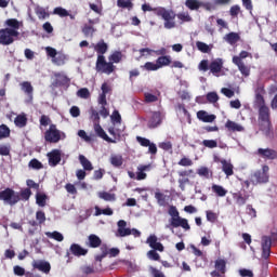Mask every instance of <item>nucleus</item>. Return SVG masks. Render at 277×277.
<instances>
[{"label":"nucleus","mask_w":277,"mask_h":277,"mask_svg":"<svg viewBox=\"0 0 277 277\" xmlns=\"http://www.w3.org/2000/svg\"><path fill=\"white\" fill-rule=\"evenodd\" d=\"M4 27L0 28V45L9 47L21 36L18 29L23 28V22L16 18H8L4 22Z\"/></svg>","instance_id":"f257e3e1"},{"label":"nucleus","mask_w":277,"mask_h":277,"mask_svg":"<svg viewBox=\"0 0 277 277\" xmlns=\"http://www.w3.org/2000/svg\"><path fill=\"white\" fill-rule=\"evenodd\" d=\"M259 126L263 131L268 130V138L274 137V130L271 121V110L268 106L259 108Z\"/></svg>","instance_id":"f03ea898"},{"label":"nucleus","mask_w":277,"mask_h":277,"mask_svg":"<svg viewBox=\"0 0 277 277\" xmlns=\"http://www.w3.org/2000/svg\"><path fill=\"white\" fill-rule=\"evenodd\" d=\"M66 140V133L60 131L55 123H51L49 129L44 132V141L50 144H57Z\"/></svg>","instance_id":"7ed1b4c3"},{"label":"nucleus","mask_w":277,"mask_h":277,"mask_svg":"<svg viewBox=\"0 0 277 277\" xmlns=\"http://www.w3.org/2000/svg\"><path fill=\"white\" fill-rule=\"evenodd\" d=\"M0 201L10 207L16 206L21 201V195L15 193L14 189L6 187L0 190Z\"/></svg>","instance_id":"20e7f679"},{"label":"nucleus","mask_w":277,"mask_h":277,"mask_svg":"<svg viewBox=\"0 0 277 277\" xmlns=\"http://www.w3.org/2000/svg\"><path fill=\"white\" fill-rule=\"evenodd\" d=\"M116 70V66L113 62H106L104 55H97L95 71L97 74L111 75Z\"/></svg>","instance_id":"39448f33"},{"label":"nucleus","mask_w":277,"mask_h":277,"mask_svg":"<svg viewBox=\"0 0 277 277\" xmlns=\"http://www.w3.org/2000/svg\"><path fill=\"white\" fill-rule=\"evenodd\" d=\"M118 229L116 233V237H127L132 235L134 238L141 237V232L136 228H129L127 227V222L124 220H119L117 223Z\"/></svg>","instance_id":"423d86ee"},{"label":"nucleus","mask_w":277,"mask_h":277,"mask_svg":"<svg viewBox=\"0 0 277 277\" xmlns=\"http://www.w3.org/2000/svg\"><path fill=\"white\" fill-rule=\"evenodd\" d=\"M156 15L158 17H162L164 21V28L166 29H173L175 28V23L173 22L175 18V14L172 11H168L164 8H159L155 10Z\"/></svg>","instance_id":"0eeeda50"},{"label":"nucleus","mask_w":277,"mask_h":277,"mask_svg":"<svg viewBox=\"0 0 277 277\" xmlns=\"http://www.w3.org/2000/svg\"><path fill=\"white\" fill-rule=\"evenodd\" d=\"M269 167L267 164H264L262 167V170H258L253 173L252 177L255 179L253 180V184H267L269 181V175H268Z\"/></svg>","instance_id":"6e6552de"},{"label":"nucleus","mask_w":277,"mask_h":277,"mask_svg":"<svg viewBox=\"0 0 277 277\" xmlns=\"http://www.w3.org/2000/svg\"><path fill=\"white\" fill-rule=\"evenodd\" d=\"M32 267L45 275L51 273V263L44 260H34Z\"/></svg>","instance_id":"1a4fd4ad"},{"label":"nucleus","mask_w":277,"mask_h":277,"mask_svg":"<svg viewBox=\"0 0 277 277\" xmlns=\"http://www.w3.org/2000/svg\"><path fill=\"white\" fill-rule=\"evenodd\" d=\"M255 154L265 160H277V150L273 148H259Z\"/></svg>","instance_id":"9d476101"},{"label":"nucleus","mask_w":277,"mask_h":277,"mask_svg":"<svg viewBox=\"0 0 277 277\" xmlns=\"http://www.w3.org/2000/svg\"><path fill=\"white\" fill-rule=\"evenodd\" d=\"M136 142L142 146L147 148L148 147V153L153 156L157 154V146L155 143H151L148 138L143 137V136H136Z\"/></svg>","instance_id":"9b49d317"},{"label":"nucleus","mask_w":277,"mask_h":277,"mask_svg":"<svg viewBox=\"0 0 277 277\" xmlns=\"http://www.w3.org/2000/svg\"><path fill=\"white\" fill-rule=\"evenodd\" d=\"M170 226L173 228L182 227L185 230H189L190 226L188 224V220L185 217H181L180 215L176 217L170 219Z\"/></svg>","instance_id":"f8f14e48"},{"label":"nucleus","mask_w":277,"mask_h":277,"mask_svg":"<svg viewBox=\"0 0 277 277\" xmlns=\"http://www.w3.org/2000/svg\"><path fill=\"white\" fill-rule=\"evenodd\" d=\"M48 158L50 167L55 168L62 162V151L60 149H53L48 154Z\"/></svg>","instance_id":"ddd939ff"},{"label":"nucleus","mask_w":277,"mask_h":277,"mask_svg":"<svg viewBox=\"0 0 277 277\" xmlns=\"http://www.w3.org/2000/svg\"><path fill=\"white\" fill-rule=\"evenodd\" d=\"M215 162H220L222 164V171L226 174L227 177L234 175V166L232 164L230 160L215 157Z\"/></svg>","instance_id":"4468645a"},{"label":"nucleus","mask_w":277,"mask_h":277,"mask_svg":"<svg viewBox=\"0 0 277 277\" xmlns=\"http://www.w3.org/2000/svg\"><path fill=\"white\" fill-rule=\"evenodd\" d=\"M272 238L269 236H263L262 238V258L267 260L271 255Z\"/></svg>","instance_id":"2eb2a0df"},{"label":"nucleus","mask_w":277,"mask_h":277,"mask_svg":"<svg viewBox=\"0 0 277 277\" xmlns=\"http://www.w3.org/2000/svg\"><path fill=\"white\" fill-rule=\"evenodd\" d=\"M146 243L149 245V247L153 249V251H159V252L164 251L163 245L158 241V238L156 235H150L147 238Z\"/></svg>","instance_id":"dca6fc26"},{"label":"nucleus","mask_w":277,"mask_h":277,"mask_svg":"<svg viewBox=\"0 0 277 277\" xmlns=\"http://www.w3.org/2000/svg\"><path fill=\"white\" fill-rule=\"evenodd\" d=\"M94 131H95V134L104 140L105 142L109 143V144H116L117 141L116 140H113L111 137H109L105 131L103 130V128L100 126V123H94Z\"/></svg>","instance_id":"f3484780"},{"label":"nucleus","mask_w":277,"mask_h":277,"mask_svg":"<svg viewBox=\"0 0 277 277\" xmlns=\"http://www.w3.org/2000/svg\"><path fill=\"white\" fill-rule=\"evenodd\" d=\"M101 245H102V239H101L97 235H95V234H90V235L88 236V239H87V241H85V246H87L88 248L97 249V248L101 247Z\"/></svg>","instance_id":"a211bd4d"},{"label":"nucleus","mask_w":277,"mask_h":277,"mask_svg":"<svg viewBox=\"0 0 277 277\" xmlns=\"http://www.w3.org/2000/svg\"><path fill=\"white\" fill-rule=\"evenodd\" d=\"M233 63L236 65L243 77L250 76V67L246 66L245 63L238 57H233Z\"/></svg>","instance_id":"6ab92c4d"},{"label":"nucleus","mask_w":277,"mask_h":277,"mask_svg":"<svg viewBox=\"0 0 277 277\" xmlns=\"http://www.w3.org/2000/svg\"><path fill=\"white\" fill-rule=\"evenodd\" d=\"M223 68V60L222 58H216L212 61L209 65V70L213 76H216L222 71Z\"/></svg>","instance_id":"aec40b11"},{"label":"nucleus","mask_w":277,"mask_h":277,"mask_svg":"<svg viewBox=\"0 0 277 277\" xmlns=\"http://www.w3.org/2000/svg\"><path fill=\"white\" fill-rule=\"evenodd\" d=\"M69 251L77 258L85 256L88 254V249L82 248L79 243H71Z\"/></svg>","instance_id":"412c9836"},{"label":"nucleus","mask_w":277,"mask_h":277,"mask_svg":"<svg viewBox=\"0 0 277 277\" xmlns=\"http://www.w3.org/2000/svg\"><path fill=\"white\" fill-rule=\"evenodd\" d=\"M54 77L56 78L54 81V87H66L68 83H70L68 76L62 72H55Z\"/></svg>","instance_id":"4be33fe9"},{"label":"nucleus","mask_w":277,"mask_h":277,"mask_svg":"<svg viewBox=\"0 0 277 277\" xmlns=\"http://www.w3.org/2000/svg\"><path fill=\"white\" fill-rule=\"evenodd\" d=\"M197 118L203 123H212L216 119V116L213 114L209 115L206 110H199L197 113Z\"/></svg>","instance_id":"5701e85b"},{"label":"nucleus","mask_w":277,"mask_h":277,"mask_svg":"<svg viewBox=\"0 0 277 277\" xmlns=\"http://www.w3.org/2000/svg\"><path fill=\"white\" fill-rule=\"evenodd\" d=\"M225 129L228 131V132H233V133H236V132H245V127H242L241 124L233 121V120H227L226 123H225Z\"/></svg>","instance_id":"b1692460"},{"label":"nucleus","mask_w":277,"mask_h":277,"mask_svg":"<svg viewBox=\"0 0 277 277\" xmlns=\"http://www.w3.org/2000/svg\"><path fill=\"white\" fill-rule=\"evenodd\" d=\"M161 122H162V119H161L160 111H154L151 115V118L148 121V128L156 129L161 124Z\"/></svg>","instance_id":"393cba45"},{"label":"nucleus","mask_w":277,"mask_h":277,"mask_svg":"<svg viewBox=\"0 0 277 277\" xmlns=\"http://www.w3.org/2000/svg\"><path fill=\"white\" fill-rule=\"evenodd\" d=\"M21 89L28 96L30 101H34V85H31V82L29 81L22 82Z\"/></svg>","instance_id":"a878e982"},{"label":"nucleus","mask_w":277,"mask_h":277,"mask_svg":"<svg viewBox=\"0 0 277 277\" xmlns=\"http://www.w3.org/2000/svg\"><path fill=\"white\" fill-rule=\"evenodd\" d=\"M264 89H258L255 93L254 105L260 109L262 107H267L265 104V100L263 97Z\"/></svg>","instance_id":"bb28decb"},{"label":"nucleus","mask_w":277,"mask_h":277,"mask_svg":"<svg viewBox=\"0 0 277 277\" xmlns=\"http://www.w3.org/2000/svg\"><path fill=\"white\" fill-rule=\"evenodd\" d=\"M249 198V195H242L241 192L233 193V199L236 200L239 207H243Z\"/></svg>","instance_id":"cd10ccee"},{"label":"nucleus","mask_w":277,"mask_h":277,"mask_svg":"<svg viewBox=\"0 0 277 277\" xmlns=\"http://www.w3.org/2000/svg\"><path fill=\"white\" fill-rule=\"evenodd\" d=\"M240 40V36L238 32H229L226 34L224 37V41L227 42L229 45L234 47Z\"/></svg>","instance_id":"c85d7f7f"},{"label":"nucleus","mask_w":277,"mask_h":277,"mask_svg":"<svg viewBox=\"0 0 277 277\" xmlns=\"http://www.w3.org/2000/svg\"><path fill=\"white\" fill-rule=\"evenodd\" d=\"M94 51L98 54V56H103L104 54L107 53L108 51V45L104 40H100L95 45H94Z\"/></svg>","instance_id":"c756f323"},{"label":"nucleus","mask_w":277,"mask_h":277,"mask_svg":"<svg viewBox=\"0 0 277 277\" xmlns=\"http://www.w3.org/2000/svg\"><path fill=\"white\" fill-rule=\"evenodd\" d=\"M120 253V250L118 248H110L107 249V247H102V258H106L109 255V258H116Z\"/></svg>","instance_id":"7c9ffc66"},{"label":"nucleus","mask_w":277,"mask_h":277,"mask_svg":"<svg viewBox=\"0 0 277 277\" xmlns=\"http://www.w3.org/2000/svg\"><path fill=\"white\" fill-rule=\"evenodd\" d=\"M14 124L19 129L27 127V115L25 114L17 115L14 119Z\"/></svg>","instance_id":"2f4dec72"},{"label":"nucleus","mask_w":277,"mask_h":277,"mask_svg":"<svg viewBox=\"0 0 277 277\" xmlns=\"http://www.w3.org/2000/svg\"><path fill=\"white\" fill-rule=\"evenodd\" d=\"M156 63L159 66V69L162 67H168L172 64L171 56L170 55L159 56Z\"/></svg>","instance_id":"473e14b6"},{"label":"nucleus","mask_w":277,"mask_h":277,"mask_svg":"<svg viewBox=\"0 0 277 277\" xmlns=\"http://www.w3.org/2000/svg\"><path fill=\"white\" fill-rule=\"evenodd\" d=\"M45 236L50 239H54L57 242L64 241V235L57 230L54 232H45Z\"/></svg>","instance_id":"72a5a7b5"},{"label":"nucleus","mask_w":277,"mask_h":277,"mask_svg":"<svg viewBox=\"0 0 277 277\" xmlns=\"http://www.w3.org/2000/svg\"><path fill=\"white\" fill-rule=\"evenodd\" d=\"M79 162L81 163L84 171H92L93 170L92 163L90 162L89 159L85 158V156L79 155Z\"/></svg>","instance_id":"f704fd0d"},{"label":"nucleus","mask_w":277,"mask_h":277,"mask_svg":"<svg viewBox=\"0 0 277 277\" xmlns=\"http://www.w3.org/2000/svg\"><path fill=\"white\" fill-rule=\"evenodd\" d=\"M98 198L103 199L104 201H107V202L116 201V195L111 194V193H108V192L98 193Z\"/></svg>","instance_id":"c9c22d12"},{"label":"nucleus","mask_w":277,"mask_h":277,"mask_svg":"<svg viewBox=\"0 0 277 277\" xmlns=\"http://www.w3.org/2000/svg\"><path fill=\"white\" fill-rule=\"evenodd\" d=\"M45 53H47L48 57L53 58V63L60 65V62L56 58L57 50L55 48L47 47L45 48Z\"/></svg>","instance_id":"e433bc0d"},{"label":"nucleus","mask_w":277,"mask_h":277,"mask_svg":"<svg viewBox=\"0 0 277 277\" xmlns=\"http://www.w3.org/2000/svg\"><path fill=\"white\" fill-rule=\"evenodd\" d=\"M159 96H160V92L159 91L157 92V95H154V94H151L149 92H146L144 94V101H145L146 104H153V103L158 102V97Z\"/></svg>","instance_id":"4c0bfd02"},{"label":"nucleus","mask_w":277,"mask_h":277,"mask_svg":"<svg viewBox=\"0 0 277 277\" xmlns=\"http://www.w3.org/2000/svg\"><path fill=\"white\" fill-rule=\"evenodd\" d=\"M123 163V159H122V156L121 155H113L110 157V164L114 167V168H120Z\"/></svg>","instance_id":"58836bf2"},{"label":"nucleus","mask_w":277,"mask_h":277,"mask_svg":"<svg viewBox=\"0 0 277 277\" xmlns=\"http://www.w3.org/2000/svg\"><path fill=\"white\" fill-rule=\"evenodd\" d=\"M212 192L216 194L217 197H225L227 194V189L217 184L212 185Z\"/></svg>","instance_id":"ea45409f"},{"label":"nucleus","mask_w":277,"mask_h":277,"mask_svg":"<svg viewBox=\"0 0 277 277\" xmlns=\"http://www.w3.org/2000/svg\"><path fill=\"white\" fill-rule=\"evenodd\" d=\"M155 198L157 200V203L159 207H166L167 206V196L163 193L156 192Z\"/></svg>","instance_id":"a19ab883"},{"label":"nucleus","mask_w":277,"mask_h":277,"mask_svg":"<svg viewBox=\"0 0 277 277\" xmlns=\"http://www.w3.org/2000/svg\"><path fill=\"white\" fill-rule=\"evenodd\" d=\"M215 268L221 274H225V272H226V261L224 259H217L215 261Z\"/></svg>","instance_id":"79ce46f5"},{"label":"nucleus","mask_w":277,"mask_h":277,"mask_svg":"<svg viewBox=\"0 0 277 277\" xmlns=\"http://www.w3.org/2000/svg\"><path fill=\"white\" fill-rule=\"evenodd\" d=\"M36 203L41 208L47 207V194L38 193L36 195Z\"/></svg>","instance_id":"37998d69"},{"label":"nucleus","mask_w":277,"mask_h":277,"mask_svg":"<svg viewBox=\"0 0 277 277\" xmlns=\"http://www.w3.org/2000/svg\"><path fill=\"white\" fill-rule=\"evenodd\" d=\"M185 5L186 8H188V10H199V8L201 6V2H199L198 0H186L185 1Z\"/></svg>","instance_id":"c03bdc74"},{"label":"nucleus","mask_w":277,"mask_h":277,"mask_svg":"<svg viewBox=\"0 0 277 277\" xmlns=\"http://www.w3.org/2000/svg\"><path fill=\"white\" fill-rule=\"evenodd\" d=\"M28 167L32 170H42L44 166L38 160L37 158H34L29 161Z\"/></svg>","instance_id":"a18cd8bd"},{"label":"nucleus","mask_w":277,"mask_h":277,"mask_svg":"<svg viewBox=\"0 0 277 277\" xmlns=\"http://www.w3.org/2000/svg\"><path fill=\"white\" fill-rule=\"evenodd\" d=\"M96 31V29L93 27V26H90V25H84L82 27V34L84 35L85 38L90 37L92 38L93 37V34Z\"/></svg>","instance_id":"49530a36"},{"label":"nucleus","mask_w":277,"mask_h":277,"mask_svg":"<svg viewBox=\"0 0 277 277\" xmlns=\"http://www.w3.org/2000/svg\"><path fill=\"white\" fill-rule=\"evenodd\" d=\"M19 200L29 201V198H31V188H24L21 190Z\"/></svg>","instance_id":"de8ad7c7"},{"label":"nucleus","mask_w":277,"mask_h":277,"mask_svg":"<svg viewBox=\"0 0 277 277\" xmlns=\"http://www.w3.org/2000/svg\"><path fill=\"white\" fill-rule=\"evenodd\" d=\"M53 14H54V15H57V16H60V17H62V18L69 16V13L67 12V10L64 9V8H62V6H56V8L54 9V11H53Z\"/></svg>","instance_id":"09e8293b"},{"label":"nucleus","mask_w":277,"mask_h":277,"mask_svg":"<svg viewBox=\"0 0 277 277\" xmlns=\"http://www.w3.org/2000/svg\"><path fill=\"white\" fill-rule=\"evenodd\" d=\"M117 5L118 8L127 9V10H132L133 3L131 0H117Z\"/></svg>","instance_id":"8fccbe9b"},{"label":"nucleus","mask_w":277,"mask_h":277,"mask_svg":"<svg viewBox=\"0 0 277 277\" xmlns=\"http://www.w3.org/2000/svg\"><path fill=\"white\" fill-rule=\"evenodd\" d=\"M10 137V128L6 124L0 126V140Z\"/></svg>","instance_id":"3c124183"},{"label":"nucleus","mask_w":277,"mask_h":277,"mask_svg":"<svg viewBox=\"0 0 277 277\" xmlns=\"http://www.w3.org/2000/svg\"><path fill=\"white\" fill-rule=\"evenodd\" d=\"M206 97H207L208 103H210V104H215L220 100L216 92H209Z\"/></svg>","instance_id":"603ef678"},{"label":"nucleus","mask_w":277,"mask_h":277,"mask_svg":"<svg viewBox=\"0 0 277 277\" xmlns=\"http://www.w3.org/2000/svg\"><path fill=\"white\" fill-rule=\"evenodd\" d=\"M144 69L147 71H157L159 70L158 63H153V62H146L144 65Z\"/></svg>","instance_id":"864d4df0"},{"label":"nucleus","mask_w":277,"mask_h":277,"mask_svg":"<svg viewBox=\"0 0 277 277\" xmlns=\"http://www.w3.org/2000/svg\"><path fill=\"white\" fill-rule=\"evenodd\" d=\"M36 220L38 221L39 225L44 224V222H47V214L44 213V211L42 210L37 211Z\"/></svg>","instance_id":"5fc2aeb1"},{"label":"nucleus","mask_w":277,"mask_h":277,"mask_svg":"<svg viewBox=\"0 0 277 277\" xmlns=\"http://www.w3.org/2000/svg\"><path fill=\"white\" fill-rule=\"evenodd\" d=\"M121 60H122V54L119 51L113 53L109 56V61L113 62L114 64H119Z\"/></svg>","instance_id":"6e6d98bb"},{"label":"nucleus","mask_w":277,"mask_h":277,"mask_svg":"<svg viewBox=\"0 0 277 277\" xmlns=\"http://www.w3.org/2000/svg\"><path fill=\"white\" fill-rule=\"evenodd\" d=\"M196 45H197V49H198L201 53H203V54H207V53H209V51H210L209 45H208L207 43H205V42L197 41Z\"/></svg>","instance_id":"4d7b16f0"},{"label":"nucleus","mask_w":277,"mask_h":277,"mask_svg":"<svg viewBox=\"0 0 277 277\" xmlns=\"http://www.w3.org/2000/svg\"><path fill=\"white\" fill-rule=\"evenodd\" d=\"M36 15L39 19H47L49 17V14L44 8H38L36 10Z\"/></svg>","instance_id":"13d9d810"},{"label":"nucleus","mask_w":277,"mask_h":277,"mask_svg":"<svg viewBox=\"0 0 277 277\" xmlns=\"http://www.w3.org/2000/svg\"><path fill=\"white\" fill-rule=\"evenodd\" d=\"M202 145L207 148L214 149L217 147V142L215 140H203Z\"/></svg>","instance_id":"bf43d9fd"},{"label":"nucleus","mask_w":277,"mask_h":277,"mask_svg":"<svg viewBox=\"0 0 277 277\" xmlns=\"http://www.w3.org/2000/svg\"><path fill=\"white\" fill-rule=\"evenodd\" d=\"M65 189H66V192H67L69 195L77 196V194H78L77 187H76L75 184H72V183H67V184L65 185Z\"/></svg>","instance_id":"052dcab7"},{"label":"nucleus","mask_w":277,"mask_h":277,"mask_svg":"<svg viewBox=\"0 0 277 277\" xmlns=\"http://www.w3.org/2000/svg\"><path fill=\"white\" fill-rule=\"evenodd\" d=\"M77 95L82 100H88L90 97V92L87 88H81L78 90Z\"/></svg>","instance_id":"680f3d73"},{"label":"nucleus","mask_w":277,"mask_h":277,"mask_svg":"<svg viewBox=\"0 0 277 277\" xmlns=\"http://www.w3.org/2000/svg\"><path fill=\"white\" fill-rule=\"evenodd\" d=\"M206 214H207V220L210 223H215L219 217V215L211 210H207Z\"/></svg>","instance_id":"e2e57ef3"},{"label":"nucleus","mask_w":277,"mask_h":277,"mask_svg":"<svg viewBox=\"0 0 277 277\" xmlns=\"http://www.w3.org/2000/svg\"><path fill=\"white\" fill-rule=\"evenodd\" d=\"M177 164L180 167H184V168H187V167H192L193 166V160L187 158V157H183L179 162Z\"/></svg>","instance_id":"0e129e2a"},{"label":"nucleus","mask_w":277,"mask_h":277,"mask_svg":"<svg viewBox=\"0 0 277 277\" xmlns=\"http://www.w3.org/2000/svg\"><path fill=\"white\" fill-rule=\"evenodd\" d=\"M111 122L114 124H120L121 123V116L118 110H114L113 115L110 116Z\"/></svg>","instance_id":"69168bd1"},{"label":"nucleus","mask_w":277,"mask_h":277,"mask_svg":"<svg viewBox=\"0 0 277 277\" xmlns=\"http://www.w3.org/2000/svg\"><path fill=\"white\" fill-rule=\"evenodd\" d=\"M168 214L171 216V219L180 216V212L175 206L169 207Z\"/></svg>","instance_id":"338daca9"},{"label":"nucleus","mask_w":277,"mask_h":277,"mask_svg":"<svg viewBox=\"0 0 277 277\" xmlns=\"http://www.w3.org/2000/svg\"><path fill=\"white\" fill-rule=\"evenodd\" d=\"M147 256L151 261H159L160 260V255L156 250H149L147 252Z\"/></svg>","instance_id":"774afa93"}]
</instances>
